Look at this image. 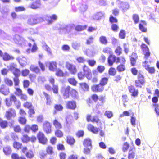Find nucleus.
I'll return each instance as SVG.
<instances>
[{
  "label": "nucleus",
  "mask_w": 159,
  "mask_h": 159,
  "mask_svg": "<svg viewBox=\"0 0 159 159\" xmlns=\"http://www.w3.org/2000/svg\"><path fill=\"white\" fill-rule=\"evenodd\" d=\"M44 20L43 17L38 15L31 16L28 20V23L31 25H33Z\"/></svg>",
  "instance_id": "f257e3e1"
},
{
  "label": "nucleus",
  "mask_w": 159,
  "mask_h": 159,
  "mask_svg": "<svg viewBox=\"0 0 159 159\" xmlns=\"http://www.w3.org/2000/svg\"><path fill=\"white\" fill-rule=\"evenodd\" d=\"M119 57H116V56L112 54H110L108 58L107 61L109 66H112L113 64L116 62V63L120 62Z\"/></svg>",
  "instance_id": "f03ea898"
},
{
  "label": "nucleus",
  "mask_w": 159,
  "mask_h": 159,
  "mask_svg": "<svg viewBox=\"0 0 159 159\" xmlns=\"http://www.w3.org/2000/svg\"><path fill=\"white\" fill-rule=\"evenodd\" d=\"M73 28L72 25L70 24L63 25L60 27V31H62L64 33L69 34L71 32Z\"/></svg>",
  "instance_id": "7ed1b4c3"
},
{
  "label": "nucleus",
  "mask_w": 159,
  "mask_h": 159,
  "mask_svg": "<svg viewBox=\"0 0 159 159\" xmlns=\"http://www.w3.org/2000/svg\"><path fill=\"white\" fill-rule=\"evenodd\" d=\"M14 41L16 44L20 45H24V43H25V41L24 39L17 34L15 35L14 38Z\"/></svg>",
  "instance_id": "20e7f679"
},
{
  "label": "nucleus",
  "mask_w": 159,
  "mask_h": 159,
  "mask_svg": "<svg viewBox=\"0 0 159 159\" xmlns=\"http://www.w3.org/2000/svg\"><path fill=\"white\" fill-rule=\"evenodd\" d=\"M66 67L71 74H75L77 72V69L75 65L71 64L68 62H66Z\"/></svg>",
  "instance_id": "39448f33"
},
{
  "label": "nucleus",
  "mask_w": 159,
  "mask_h": 159,
  "mask_svg": "<svg viewBox=\"0 0 159 159\" xmlns=\"http://www.w3.org/2000/svg\"><path fill=\"white\" fill-rule=\"evenodd\" d=\"M44 20L48 21V24H51L54 20H56L57 18V16L55 14H53L51 16L46 15L43 17Z\"/></svg>",
  "instance_id": "423d86ee"
},
{
  "label": "nucleus",
  "mask_w": 159,
  "mask_h": 159,
  "mask_svg": "<svg viewBox=\"0 0 159 159\" xmlns=\"http://www.w3.org/2000/svg\"><path fill=\"white\" fill-rule=\"evenodd\" d=\"M70 89L69 86H68L66 88L63 87L62 88L61 92L63 94L64 98L66 99L69 97Z\"/></svg>",
  "instance_id": "0eeeda50"
},
{
  "label": "nucleus",
  "mask_w": 159,
  "mask_h": 159,
  "mask_svg": "<svg viewBox=\"0 0 159 159\" xmlns=\"http://www.w3.org/2000/svg\"><path fill=\"white\" fill-rule=\"evenodd\" d=\"M16 116L15 111L13 109H10L8 111H7L6 116L7 120H10L13 119Z\"/></svg>",
  "instance_id": "6e6552de"
},
{
  "label": "nucleus",
  "mask_w": 159,
  "mask_h": 159,
  "mask_svg": "<svg viewBox=\"0 0 159 159\" xmlns=\"http://www.w3.org/2000/svg\"><path fill=\"white\" fill-rule=\"evenodd\" d=\"M84 75L88 79L92 78V73L91 70L87 66H85L83 67Z\"/></svg>",
  "instance_id": "1a4fd4ad"
},
{
  "label": "nucleus",
  "mask_w": 159,
  "mask_h": 159,
  "mask_svg": "<svg viewBox=\"0 0 159 159\" xmlns=\"http://www.w3.org/2000/svg\"><path fill=\"white\" fill-rule=\"evenodd\" d=\"M141 47L143 49V52L145 56V58L147 59L150 55V52L148 47L144 44H142Z\"/></svg>",
  "instance_id": "9d476101"
},
{
  "label": "nucleus",
  "mask_w": 159,
  "mask_h": 159,
  "mask_svg": "<svg viewBox=\"0 0 159 159\" xmlns=\"http://www.w3.org/2000/svg\"><path fill=\"white\" fill-rule=\"evenodd\" d=\"M43 129L47 133H50L51 132V128L50 123L48 121L45 122L43 124Z\"/></svg>",
  "instance_id": "9b49d317"
},
{
  "label": "nucleus",
  "mask_w": 159,
  "mask_h": 159,
  "mask_svg": "<svg viewBox=\"0 0 159 159\" xmlns=\"http://www.w3.org/2000/svg\"><path fill=\"white\" fill-rule=\"evenodd\" d=\"M104 89V87L99 84L97 85H93L91 89L94 92H102Z\"/></svg>",
  "instance_id": "f8f14e48"
},
{
  "label": "nucleus",
  "mask_w": 159,
  "mask_h": 159,
  "mask_svg": "<svg viewBox=\"0 0 159 159\" xmlns=\"http://www.w3.org/2000/svg\"><path fill=\"white\" fill-rule=\"evenodd\" d=\"M117 2L119 4H120L119 7L122 8L123 12H124L125 10H126L129 8V5L128 3L123 2L120 0H117Z\"/></svg>",
  "instance_id": "ddd939ff"
},
{
  "label": "nucleus",
  "mask_w": 159,
  "mask_h": 159,
  "mask_svg": "<svg viewBox=\"0 0 159 159\" xmlns=\"http://www.w3.org/2000/svg\"><path fill=\"white\" fill-rule=\"evenodd\" d=\"M38 139L39 142L43 144H45L47 141V139L45 137L43 133L39 132L38 134Z\"/></svg>",
  "instance_id": "4468645a"
},
{
  "label": "nucleus",
  "mask_w": 159,
  "mask_h": 159,
  "mask_svg": "<svg viewBox=\"0 0 159 159\" xmlns=\"http://www.w3.org/2000/svg\"><path fill=\"white\" fill-rule=\"evenodd\" d=\"M104 16V13L102 11H100L96 13L93 16V19L95 20H99L102 19Z\"/></svg>",
  "instance_id": "2eb2a0df"
},
{
  "label": "nucleus",
  "mask_w": 159,
  "mask_h": 159,
  "mask_svg": "<svg viewBox=\"0 0 159 159\" xmlns=\"http://www.w3.org/2000/svg\"><path fill=\"white\" fill-rule=\"evenodd\" d=\"M66 107L68 109L75 110L76 107L75 102L74 101H68L66 103Z\"/></svg>",
  "instance_id": "dca6fc26"
},
{
  "label": "nucleus",
  "mask_w": 159,
  "mask_h": 159,
  "mask_svg": "<svg viewBox=\"0 0 159 159\" xmlns=\"http://www.w3.org/2000/svg\"><path fill=\"white\" fill-rule=\"evenodd\" d=\"M0 91L4 95H7L9 93V89L5 85H2L0 88Z\"/></svg>",
  "instance_id": "f3484780"
},
{
  "label": "nucleus",
  "mask_w": 159,
  "mask_h": 159,
  "mask_svg": "<svg viewBox=\"0 0 159 159\" xmlns=\"http://www.w3.org/2000/svg\"><path fill=\"white\" fill-rule=\"evenodd\" d=\"M129 90L130 92L132 93V95L134 97L137 96L138 94V90L136 89L132 85L129 87Z\"/></svg>",
  "instance_id": "a211bd4d"
},
{
  "label": "nucleus",
  "mask_w": 159,
  "mask_h": 159,
  "mask_svg": "<svg viewBox=\"0 0 159 159\" xmlns=\"http://www.w3.org/2000/svg\"><path fill=\"white\" fill-rule=\"evenodd\" d=\"M92 140L89 138H87L85 139L84 141L83 144L84 147H90V148H92Z\"/></svg>",
  "instance_id": "6ab92c4d"
},
{
  "label": "nucleus",
  "mask_w": 159,
  "mask_h": 159,
  "mask_svg": "<svg viewBox=\"0 0 159 159\" xmlns=\"http://www.w3.org/2000/svg\"><path fill=\"white\" fill-rule=\"evenodd\" d=\"M88 129L89 130L94 134H97L98 132V129L91 124H89L88 125Z\"/></svg>",
  "instance_id": "aec40b11"
},
{
  "label": "nucleus",
  "mask_w": 159,
  "mask_h": 159,
  "mask_svg": "<svg viewBox=\"0 0 159 159\" xmlns=\"http://www.w3.org/2000/svg\"><path fill=\"white\" fill-rule=\"evenodd\" d=\"M26 58L22 57H18L16 58V60L18 61L19 64L22 66H24L25 65Z\"/></svg>",
  "instance_id": "412c9836"
},
{
  "label": "nucleus",
  "mask_w": 159,
  "mask_h": 159,
  "mask_svg": "<svg viewBox=\"0 0 159 159\" xmlns=\"http://www.w3.org/2000/svg\"><path fill=\"white\" fill-rule=\"evenodd\" d=\"M72 46L73 49L78 50L81 47V43L78 42H74L72 43Z\"/></svg>",
  "instance_id": "4be33fe9"
},
{
  "label": "nucleus",
  "mask_w": 159,
  "mask_h": 159,
  "mask_svg": "<svg viewBox=\"0 0 159 159\" xmlns=\"http://www.w3.org/2000/svg\"><path fill=\"white\" fill-rule=\"evenodd\" d=\"M40 6V2L39 0H36L31 5L30 7L33 9H36L39 7Z\"/></svg>",
  "instance_id": "5701e85b"
},
{
  "label": "nucleus",
  "mask_w": 159,
  "mask_h": 159,
  "mask_svg": "<svg viewBox=\"0 0 159 159\" xmlns=\"http://www.w3.org/2000/svg\"><path fill=\"white\" fill-rule=\"evenodd\" d=\"M11 101H13L14 103H18V105H17V107L19 108L20 106V103L19 101L16 100V97L14 95H12L10 97V98Z\"/></svg>",
  "instance_id": "b1692460"
},
{
  "label": "nucleus",
  "mask_w": 159,
  "mask_h": 159,
  "mask_svg": "<svg viewBox=\"0 0 159 159\" xmlns=\"http://www.w3.org/2000/svg\"><path fill=\"white\" fill-rule=\"evenodd\" d=\"M133 149L131 147L129 152L128 158V159H133L135 156V153L132 150Z\"/></svg>",
  "instance_id": "393cba45"
},
{
  "label": "nucleus",
  "mask_w": 159,
  "mask_h": 159,
  "mask_svg": "<svg viewBox=\"0 0 159 159\" xmlns=\"http://www.w3.org/2000/svg\"><path fill=\"white\" fill-rule=\"evenodd\" d=\"M3 59L4 61H7L13 59L14 57L10 56L7 53H5L3 56Z\"/></svg>",
  "instance_id": "a878e982"
},
{
  "label": "nucleus",
  "mask_w": 159,
  "mask_h": 159,
  "mask_svg": "<svg viewBox=\"0 0 159 159\" xmlns=\"http://www.w3.org/2000/svg\"><path fill=\"white\" fill-rule=\"evenodd\" d=\"M3 151L5 155H8L11 154V150L10 147L7 146L3 148Z\"/></svg>",
  "instance_id": "bb28decb"
},
{
  "label": "nucleus",
  "mask_w": 159,
  "mask_h": 159,
  "mask_svg": "<svg viewBox=\"0 0 159 159\" xmlns=\"http://www.w3.org/2000/svg\"><path fill=\"white\" fill-rule=\"evenodd\" d=\"M75 140L73 137L68 136L67 138V143L70 145H73L75 142Z\"/></svg>",
  "instance_id": "cd10ccee"
},
{
  "label": "nucleus",
  "mask_w": 159,
  "mask_h": 159,
  "mask_svg": "<svg viewBox=\"0 0 159 159\" xmlns=\"http://www.w3.org/2000/svg\"><path fill=\"white\" fill-rule=\"evenodd\" d=\"M108 81V78L107 77H103L100 80L99 84L103 86V87L106 85Z\"/></svg>",
  "instance_id": "c85d7f7f"
},
{
  "label": "nucleus",
  "mask_w": 159,
  "mask_h": 159,
  "mask_svg": "<svg viewBox=\"0 0 159 159\" xmlns=\"http://www.w3.org/2000/svg\"><path fill=\"white\" fill-rule=\"evenodd\" d=\"M57 65L56 62H52L50 63L49 68L50 70L54 71Z\"/></svg>",
  "instance_id": "c756f323"
},
{
  "label": "nucleus",
  "mask_w": 159,
  "mask_h": 159,
  "mask_svg": "<svg viewBox=\"0 0 159 159\" xmlns=\"http://www.w3.org/2000/svg\"><path fill=\"white\" fill-rule=\"evenodd\" d=\"M53 124L55 127L57 129L62 128V126L61 124L56 120H55L54 121Z\"/></svg>",
  "instance_id": "7c9ffc66"
},
{
  "label": "nucleus",
  "mask_w": 159,
  "mask_h": 159,
  "mask_svg": "<svg viewBox=\"0 0 159 159\" xmlns=\"http://www.w3.org/2000/svg\"><path fill=\"white\" fill-rule=\"evenodd\" d=\"M143 66L149 73H153L155 72V69L153 67H149L148 65H143Z\"/></svg>",
  "instance_id": "2f4dec72"
},
{
  "label": "nucleus",
  "mask_w": 159,
  "mask_h": 159,
  "mask_svg": "<svg viewBox=\"0 0 159 159\" xmlns=\"http://www.w3.org/2000/svg\"><path fill=\"white\" fill-rule=\"evenodd\" d=\"M30 69L31 71L36 73H39V71L38 67L37 66H35L34 65H31L30 66Z\"/></svg>",
  "instance_id": "473e14b6"
},
{
  "label": "nucleus",
  "mask_w": 159,
  "mask_h": 159,
  "mask_svg": "<svg viewBox=\"0 0 159 159\" xmlns=\"http://www.w3.org/2000/svg\"><path fill=\"white\" fill-rule=\"evenodd\" d=\"M4 81L5 84L9 86H11L13 85L12 81L8 78H5L4 79Z\"/></svg>",
  "instance_id": "72a5a7b5"
},
{
  "label": "nucleus",
  "mask_w": 159,
  "mask_h": 159,
  "mask_svg": "<svg viewBox=\"0 0 159 159\" xmlns=\"http://www.w3.org/2000/svg\"><path fill=\"white\" fill-rule=\"evenodd\" d=\"M87 27V26L86 25H84L83 26L81 25H78L75 27V30L77 31H81L85 29Z\"/></svg>",
  "instance_id": "f704fd0d"
},
{
  "label": "nucleus",
  "mask_w": 159,
  "mask_h": 159,
  "mask_svg": "<svg viewBox=\"0 0 159 159\" xmlns=\"http://www.w3.org/2000/svg\"><path fill=\"white\" fill-rule=\"evenodd\" d=\"M99 41L101 43L106 44L107 43V40L105 36H101L99 39Z\"/></svg>",
  "instance_id": "c9c22d12"
},
{
  "label": "nucleus",
  "mask_w": 159,
  "mask_h": 159,
  "mask_svg": "<svg viewBox=\"0 0 159 159\" xmlns=\"http://www.w3.org/2000/svg\"><path fill=\"white\" fill-rule=\"evenodd\" d=\"M129 147V144L126 142L124 143L122 146V150L124 152H126L127 151Z\"/></svg>",
  "instance_id": "e433bc0d"
},
{
  "label": "nucleus",
  "mask_w": 159,
  "mask_h": 159,
  "mask_svg": "<svg viewBox=\"0 0 159 159\" xmlns=\"http://www.w3.org/2000/svg\"><path fill=\"white\" fill-rule=\"evenodd\" d=\"M43 48L48 52V54H52V52L50 48L45 43L43 44Z\"/></svg>",
  "instance_id": "4c0bfd02"
},
{
  "label": "nucleus",
  "mask_w": 159,
  "mask_h": 159,
  "mask_svg": "<svg viewBox=\"0 0 159 159\" xmlns=\"http://www.w3.org/2000/svg\"><path fill=\"white\" fill-rule=\"evenodd\" d=\"M125 36L126 33L125 31L123 30H121L119 33V37L121 39H124L125 38Z\"/></svg>",
  "instance_id": "58836bf2"
},
{
  "label": "nucleus",
  "mask_w": 159,
  "mask_h": 159,
  "mask_svg": "<svg viewBox=\"0 0 159 159\" xmlns=\"http://www.w3.org/2000/svg\"><path fill=\"white\" fill-rule=\"evenodd\" d=\"M43 94L46 98L47 104L50 105L51 102V101L50 96L45 92H43Z\"/></svg>",
  "instance_id": "ea45409f"
},
{
  "label": "nucleus",
  "mask_w": 159,
  "mask_h": 159,
  "mask_svg": "<svg viewBox=\"0 0 159 159\" xmlns=\"http://www.w3.org/2000/svg\"><path fill=\"white\" fill-rule=\"evenodd\" d=\"M20 25H16L14 26L13 28V30L15 32H20L21 31V29Z\"/></svg>",
  "instance_id": "a19ab883"
},
{
  "label": "nucleus",
  "mask_w": 159,
  "mask_h": 159,
  "mask_svg": "<svg viewBox=\"0 0 159 159\" xmlns=\"http://www.w3.org/2000/svg\"><path fill=\"white\" fill-rule=\"evenodd\" d=\"M34 155L33 152L31 150H30L27 152L26 154V157L29 158L31 159L34 157Z\"/></svg>",
  "instance_id": "79ce46f5"
},
{
  "label": "nucleus",
  "mask_w": 159,
  "mask_h": 159,
  "mask_svg": "<svg viewBox=\"0 0 159 159\" xmlns=\"http://www.w3.org/2000/svg\"><path fill=\"white\" fill-rule=\"evenodd\" d=\"M22 146V144L17 142H15L13 143L14 147L17 149H19L21 148Z\"/></svg>",
  "instance_id": "37998d69"
},
{
  "label": "nucleus",
  "mask_w": 159,
  "mask_h": 159,
  "mask_svg": "<svg viewBox=\"0 0 159 159\" xmlns=\"http://www.w3.org/2000/svg\"><path fill=\"white\" fill-rule=\"evenodd\" d=\"M13 74L15 77H18L20 74V72L19 69L16 68L15 70L13 72Z\"/></svg>",
  "instance_id": "c03bdc74"
},
{
  "label": "nucleus",
  "mask_w": 159,
  "mask_h": 159,
  "mask_svg": "<svg viewBox=\"0 0 159 159\" xmlns=\"http://www.w3.org/2000/svg\"><path fill=\"white\" fill-rule=\"evenodd\" d=\"M125 69V66L123 64L120 65L118 66L117 67V70L120 72L124 71Z\"/></svg>",
  "instance_id": "a18cd8bd"
},
{
  "label": "nucleus",
  "mask_w": 159,
  "mask_h": 159,
  "mask_svg": "<svg viewBox=\"0 0 159 159\" xmlns=\"http://www.w3.org/2000/svg\"><path fill=\"white\" fill-rule=\"evenodd\" d=\"M0 36L2 37L3 39H9L7 34L1 29H0Z\"/></svg>",
  "instance_id": "49530a36"
},
{
  "label": "nucleus",
  "mask_w": 159,
  "mask_h": 159,
  "mask_svg": "<svg viewBox=\"0 0 159 159\" xmlns=\"http://www.w3.org/2000/svg\"><path fill=\"white\" fill-rule=\"evenodd\" d=\"M56 75L58 76L62 77L64 76V73L60 69H58L56 70Z\"/></svg>",
  "instance_id": "de8ad7c7"
},
{
  "label": "nucleus",
  "mask_w": 159,
  "mask_h": 159,
  "mask_svg": "<svg viewBox=\"0 0 159 159\" xmlns=\"http://www.w3.org/2000/svg\"><path fill=\"white\" fill-rule=\"evenodd\" d=\"M105 115L109 118H111L113 116V114L112 111H106L104 114Z\"/></svg>",
  "instance_id": "09e8293b"
},
{
  "label": "nucleus",
  "mask_w": 159,
  "mask_h": 159,
  "mask_svg": "<svg viewBox=\"0 0 159 159\" xmlns=\"http://www.w3.org/2000/svg\"><path fill=\"white\" fill-rule=\"evenodd\" d=\"M94 38L92 36H89L87 39L86 44L89 45L93 43Z\"/></svg>",
  "instance_id": "8fccbe9b"
},
{
  "label": "nucleus",
  "mask_w": 159,
  "mask_h": 159,
  "mask_svg": "<svg viewBox=\"0 0 159 159\" xmlns=\"http://www.w3.org/2000/svg\"><path fill=\"white\" fill-rule=\"evenodd\" d=\"M68 81L70 84L73 85H75L77 83V81L74 78H69Z\"/></svg>",
  "instance_id": "3c124183"
},
{
  "label": "nucleus",
  "mask_w": 159,
  "mask_h": 159,
  "mask_svg": "<svg viewBox=\"0 0 159 159\" xmlns=\"http://www.w3.org/2000/svg\"><path fill=\"white\" fill-rule=\"evenodd\" d=\"M122 49L120 46H118L115 50V52L117 56L120 55L121 53Z\"/></svg>",
  "instance_id": "603ef678"
},
{
  "label": "nucleus",
  "mask_w": 159,
  "mask_h": 159,
  "mask_svg": "<svg viewBox=\"0 0 159 159\" xmlns=\"http://www.w3.org/2000/svg\"><path fill=\"white\" fill-rule=\"evenodd\" d=\"M8 123L6 121L3 120L0 123V126L3 129L6 128L7 126Z\"/></svg>",
  "instance_id": "864d4df0"
},
{
  "label": "nucleus",
  "mask_w": 159,
  "mask_h": 159,
  "mask_svg": "<svg viewBox=\"0 0 159 159\" xmlns=\"http://www.w3.org/2000/svg\"><path fill=\"white\" fill-rule=\"evenodd\" d=\"M55 134L58 137H61L63 136L62 132L59 129H57L55 131Z\"/></svg>",
  "instance_id": "5fc2aeb1"
},
{
  "label": "nucleus",
  "mask_w": 159,
  "mask_h": 159,
  "mask_svg": "<svg viewBox=\"0 0 159 159\" xmlns=\"http://www.w3.org/2000/svg\"><path fill=\"white\" fill-rule=\"evenodd\" d=\"M46 151L48 154H52L53 153L52 147L50 146H48L46 148Z\"/></svg>",
  "instance_id": "6e6d98bb"
},
{
  "label": "nucleus",
  "mask_w": 159,
  "mask_h": 159,
  "mask_svg": "<svg viewBox=\"0 0 159 159\" xmlns=\"http://www.w3.org/2000/svg\"><path fill=\"white\" fill-rule=\"evenodd\" d=\"M22 140L23 142L26 143L30 140V138L27 135H24L22 138Z\"/></svg>",
  "instance_id": "4d7b16f0"
},
{
  "label": "nucleus",
  "mask_w": 159,
  "mask_h": 159,
  "mask_svg": "<svg viewBox=\"0 0 159 159\" xmlns=\"http://www.w3.org/2000/svg\"><path fill=\"white\" fill-rule=\"evenodd\" d=\"M39 154L40 156V158L43 159L47 154L44 151L41 150L39 152Z\"/></svg>",
  "instance_id": "13d9d810"
},
{
  "label": "nucleus",
  "mask_w": 159,
  "mask_h": 159,
  "mask_svg": "<svg viewBox=\"0 0 159 159\" xmlns=\"http://www.w3.org/2000/svg\"><path fill=\"white\" fill-rule=\"evenodd\" d=\"M111 28L113 31L117 32L118 31L119 27L116 24H113L111 25Z\"/></svg>",
  "instance_id": "bf43d9fd"
},
{
  "label": "nucleus",
  "mask_w": 159,
  "mask_h": 159,
  "mask_svg": "<svg viewBox=\"0 0 159 159\" xmlns=\"http://www.w3.org/2000/svg\"><path fill=\"white\" fill-rule=\"evenodd\" d=\"M109 74L111 75H114L116 73V70L114 68H111L109 70Z\"/></svg>",
  "instance_id": "052dcab7"
},
{
  "label": "nucleus",
  "mask_w": 159,
  "mask_h": 159,
  "mask_svg": "<svg viewBox=\"0 0 159 159\" xmlns=\"http://www.w3.org/2000/svg\"><path fill=\"white\" fill-rule=\"evenodd\" d=\"M55 109L58 111H62L63 109V106L61 105H55L54 106Z\"/></svg>",
  "instance_id": "680f3d73"
},
{
  "label": "nucleus",
  "mask_w": 159,
  "mask_h": 159,
  "mask_svg": "<svg viewBox=\"0 0 159 159\" xmlns=\"http://www.w3.org/2000/svg\"><path fill=\"white\" fill-rule=\"evenodd\" d=\"M138 81H140L141 83V84H144V78L142 75L139 74L138 75Z\"/></svg>",
  "instance_id": "e2e57ef3"
},
{
  "label": "nucleus",
  "mask_w": 159,
  "mask_h": 159,
  "mask_svg": "<svg viewBox=\"0 0 159 159\" xmlns=\"http://www.w3.org/2000/svg\"><path fill=\"white\" fill-rule=\"evenodd\" d=\"M105 96L103 95H101L98 98V99L101 102V105H102L105 102Z\"/></svg>",
  "instance_id": "0e129e2a"
},
{
  "label": "nucleus",
  "mask_w": 159,
  "mask_h": 159,
  "mask_svg": "<svg viewBox=\"0 0 159 159\" xmlns=\"http://www.w3.org/2000/svg\"><path fill=\"white\" fill-rule=\"evenodd\" d=\"M29 70L28 69L23 70L21 71L22 75L23 76H26L29 74Z\"/></svg>",
  "instance_id": "69168bd1"
},
{
  "label": "nucleus",
  "mask_w": 159,
  "mask_h": 159,
  "mask_svg": "<svg viewBox=\"0 0 159 159\" xmlns=\"http://www.w3.org/2000/svg\"><path fill=\"white\" fill-rule=\"evenodd\" d=\"M105 68L104 66H98L97 68V70L100 73H102L105 70Z\"/></svg>",
  "instance_id": "338daca9"
},
{
  "label": "nucleus",
  "mask_w": 159,
  "mask_h": 159,
  "mask_svg": "<svg viewBox=\"0 0 159 159\" xmlns=\"http://www.w3.org/2000/svg\"><path fill=\"white\" fill-rule=\"evenodd\" d=\"M109 21L111 23H116L117 22V19L112 16H111L110 17Z\"/></svg>",
  "instance_id": "774afa93"
}]
</instances>
